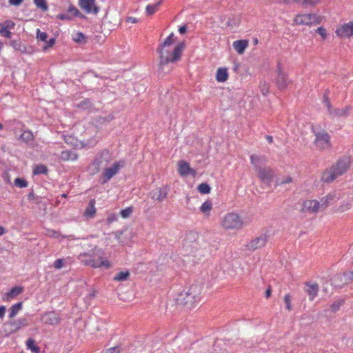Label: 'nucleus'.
Segmentation results:
<instances>
[{"label":"nucleus","instance_id":"44","mask_svg":"<svg viewBox=\"0 0 353 353\" xmlns=\"http://www.w3.org/2000/svg\"><path fill=\"white\" fill-rule=\"evenodd\" d=\"M133 212V208L128 207L121 211L120 214L123 219L128 218L130 214Z\"/></svg>","mask_w":353,"mask_h":353},{"label":"nucleus","instance_id":"48","mask_svg":"<svg viewBox=\"0 0 353 353\" xmlns=\"http://www.w3.org/2000/svg\"><path fill=\"white\" fill-rule=\"evenodd\" d=\"M37 39L42 41H46L48 39V34L46 32H41L39 29L37 30Z\"/></svg>","mask_w":353,"mask_h":353},{"label":"nucleus","instance_id":"55","mask_svg":"<svg viewBox=\"0 0 353 353\" xmlns=\"http://www.w3.org/2000/svg\"><path fill=\"white\" fill-rule=\"evenodd\" d=\"M68 12L75 17H77L80 14V12L78 10V9L73 6H71L68 8Z\"/></svg>","mask_w":353,"mask_h":353},{"label":"nucleus","instance_id":"45","mask_svg":"<svg viewBox=\"0 0 353 353\" xmlns=\"http://www.w3.org/2000/svg\"><path fill=\"white\" fill-rule=\"evenodd\" d=\"M73 39L77 43H85L86 41V37L81 32H77Z\"/></svg>","mask_w":353,"mask_h":353},{"label":"nucleus","instance_id":"30","mask_svg":"<svg viewBox=\"0 0 353 353\" xmlns=\"http://www.w3.org/2000/svg\"><path fill=\"white\" fill-rule=\"evenodd\" d=\"M163 1L160 0L157 1L156 3L154 4H149L145 8V12L148 15H152L154 14L157 11L159 10L161 5L162 4Z\"/></svg>","mask_w":353,"mask_h":353},{"label":"nucleus","instance_id":"27","mask_svg":"<svg viewBox=\"0 0 353 353\" xmlns=\"http://www.w3.org/2000/svg\"><path fill=\"white\" fill-rule=\"evenodd\" d=\"M222 227L226 230H239L242 228V222H222Z\"/></svg>","mask_w":353,"mask_h":353},{"label":"nucleus","instance_id":"17","mask_svg":"<svg viewBox=\"0 0 353 353\" xmlns=\"http://www.w3.org/2000/svg\"><path fill=\"white\" fill-rule=\"evenodd\" d=\"M41 321L46 324L57 325L60 322L59 317L53 311L45 313L42 317Z\"/></svg>","mask_w":353,"mask_h":353},{"label":"nucleus","instance_id":"4","mask_svg":"<svg viewBox=\"0 0 353 353\" xmlns=\"http://www.w3.org/2000/svg\"><path fill=\"white\" fill-rule=\"evenodd\" d=\"M351 160L348 157L338 159L330 168L325 169L321 174V180L325 183H331L339 176L345 174L350 169Z\"/></svg>","mask_w":353,"mask_h":353},{"label":"nucleus","instance_id":"8","mask_svg":"<svg viewBox=\"0 0 353 353\" xmlns=\"http://www.w3.org/2000/svg\"><path fill=\"white\" fill-rule=\"evenodd\" d=\"M314 135V144L317 148L323 150L331 148L330 135L325 130L315 132Z\"/></svg>","mask_w":353,"mask_h":353},{"label":"nucleus","instance_id":"11","mask_svg":"<svg viewBox=\"0 0 353 353\" xmlns=\"http://www.w3.org/2000/svg\"><path fill=\"white\" fill-rule=\"evenodd\" d=\"M301 210L306 213L316 214L321 210V206L319 201L316 199H307L303 202Z\"/></svg>","mask_w":353,"mask_h":353},{"label":"nucleus","instance_id":"5","mask_svg":"<svg viewBox=\"0 0 353 353\" xmlns=\"http://www.w3.org/2000/svg\"><path fill=\"white\" fill-rule=\"evenodd\" d=\"M250 163L254 167L259 180L268 186H270L275 177V172L270 167L263 166L265 163V157L252 154L250 156Z\"/></svg>","mask_w":353,"mask_h":353},{"label":"nucleus","instance_id":"53","mask_svg":"<svg viewBox=\"0 0 353 353\" xmlns=\"http://www.w3.org/2000/svg\"><path fill=\"white\" fill-rule=\"evenodd\" d=\"M121 349L119 346L112 347L108 348L105 353H120Z\"/></svg>","mask_w":353,"mask_h":353},{"label":"nucleus","instance_id":"23","mask_svg":"<svg viewBox=\"0 0 353 353\" xmlns=\"http://www.w3.org/2000/svg\"><path fill=\"white\" fill-rule=\"evenodd\" d=\"M229 77L228 71L226 68H219L216 73V80L218 82L224 83Z\"/></svg>","mask_w":353,"mask_h":353},{"label":"nucleus","instance_id":"51","mask_svg":"<svg viewBox=\"0 0 353 353\" xmlns=\"http://www.w3.org/2000/svg\"><path fill=\"white\" fill-rule=\"evenodd\" d=\"M343 301H336L334 302L331 305V309L333 312H335L338 311L342 305Z\"/></svg>","mask_w":353,"mask_h":353},{"label":"nucleus","instance_id":"47","mask_svg":"<svg viewBox=\"0 0 353 353\" xmlns=\"http://www.w3.org/2000/svg\"><path fill=\"white\" fill-rule=\"evenodd\" d=\"M55 41H56L54 38H51L48 41L46 40V41H45V45L43 46V51L46 52L49 48H52L55 44Z\"/></svg>","mask_w":353,"mask_h":353},{"label":"nucleus","instance_id":"63","mask_svg":"<svg viewBox=\"0 0 353 353\" xmlns=\"http://www.w3.org/2000/svg\"><path fill=\"white\" fill-rule=\"evenodd\" d=\"M261 91H262V93L263 95H266L268 93L269 90H268V87H265V88H263Z\"/></svg>","mask_w":353,"mask_h":353},{"label":"nucleus","instance_id":"57","mask_svg":"<svg viewBox=\"0 0 353 353\" xmlns=\"http://www.w3.org/2000/svg\"><path fill=\"white\" fill-rule=\"evenodd\" d=\"M126 22L128 23H136L138 22V19L133 17H128L126 19Z\"/></svg>","mask_w":353,"mask_h":353},{"label":"nucleus","instance_id":"21","mask_svg":"<svg viewBox=\"0 0 353 353\" xmlns=\"http://www.w3.org/2000/svg\"><path fill=\"white\" fill-rule=\"evenodd\" d=\"M168 190L166 187H161L152 192V198L159 201H162L166 198L168 195Z\"/></svg>","mask_w":353,"mask_h":353},{"label":"nucleus","instance_id":"24","mask_svg":"<svg viewBox=\"0 0 353 353\" xmlns=\"http://www.w3.org/2000/svg\"><path fill=\"white\" fill-rule=\"evenodd\" d=\"M59 158L64 161H74L78 159V155L72 151L64 150L61 153Z\"/></svg>","mask_w":353,"mask_h":353},{"label":"nucleus","instance_id":"9","mask_svg":"<svg viewBox=\"0 0 353 353\" xmlns=\"http://www.w3.org/2000/svg\"><path fill=\"white\" fill-rule=\"evenodd\" d=\"M268 241V236L266 234H261L259 236H256L250 241H248L245 245V248L248 251H255L259 249H261L264 248Z\"/></svg>","mask_w":353,"mask_h":353},{"label":"nucleus","instance_id":"19","mask_svg":"<svg viewBox=\"0 0 353 353\" xmlns=\"http://www.w3.org/2000/svg\"><path fill=\"white\" fill-rule=\"evenodd\" d=\"M23 291L22 286H15L10 289V290L4 294L3 296V301H9L16 298L19 294H21Z\"/></svg>","mask_w":353,"mask_h":353},{"label":"nucleus","instance_id":"35","mask_svg":"<svg viewBox=\"0 0 353 353\" xmlns=\"http://www.w3.org/2000/svg\"><path fill=\"white\" fill-rule=\"evenodd\" d=\"M293 182V178L290 175L283 176L276 182V186H282Z\"/></svg>","mask_w":353,"mask_h":353},{"label":"nucleus","instance_id":"42","mask_svg":"<svg viewBox=\"0 0 353 353\" xmlns=\"http://www.w3.org/2000/svg\"><path fill=\"white\" fill-rule=\"evenodd\" d=\"M212 209V203L210 201H205L201 206V211L203 213H209Z\"/></svg>","mask_w":353,"mask_h":353},{"label":"nucleus","instance_id":"39","mask_svg":"<svg viewBox=\"0 0 353 353\" xmlns=\"http://www.w3.org/2000/svg\"><path fill=\"white\" fill-rule=\"evenodd\" d=\"M296 2L301 3L303 6H312L314 7L319 4L321 0H294Z\"/></svg>","mask_w":353,"mask_h":353},{"label":"nucleus","instance_id":"40","mask_svg":"<svg viewBox=\"0 0 353 353\" xmlns=\"http://www.w3.org/2000/svg\"><path fill=\"white\" fill-rule=\"evenodd\" d=\"M283 301L285 304V308L288 311L292 310V296L290 294H286L283 297Z\"/></svg>","mask_w":353,"mask_h":353},{"label":"nucleus","instance_id":"2","mask_svg":"<svg viewBox=\"0 0 353 353\" xmlns=\"http://www.w3.org/2000/svg\"><path fill=\"white\" fill-rule=\"evenodd\" d=\"M203 288L199 285L185 287L179 292L175 301L177 305L188 309L194 308L201 301Z\"/></svg>","mask_w":353,"mask_h":353},{"label":"nucleus","instance_id":"52","mask_svg":"<svg viewBox=\"0 0 353 353\" xmlns=\"http://www.w3.org/2000/svg\"><path fill=\"white\" fill-rule=\"evenodd\" d=\"M323 99H324V103H325V105L326 106V108H327V112L330 114V112H332V110L334 109L332 108V103L330 102V101L329 100L328 97H323Z\"/></svg>","mask_w":353,"mask_h":353},{"label":"nucleus","instance_id":"41","mask_svg":"<svg viewBox=\"0 0 353 353\" xmlns=\"http://www.w3.org/2000/svg\"><path fill=\"white\" fill-rule=\"evenodd\" d=\"M14 184L15 186L20 188H26L28 186L27 181L23 178H16L14 181Z\"/></svg>","mask_w":353,"mask_h":353},{"label":"nucleus","instance_id":"46","mask_svg":"<svg viewBox=\"0 0 353 353\" xmlns=\"http://www.w3.org/2000/svg\"><path fill=\"white\" fill-rule=\"evenodd\" d=\"M316 32L321 37L323 40H325L327 39V32L326 29L324 27H323V26L319 27L316 29Z\"/></svg>","mask_w":353,"mask_h":353},{"label":"nucleus","instance_id":"31","mask_svg":"<svg viewBox=\"0 0 353 353\" xmlns=\"http://www.w3.org/2000/svg\"><path fill=\"white\" fill-rule=\"evenodd\" d=\"M130 272L128 270L117 272L114 276V281H125L130 278Z\"/></svg>","mask_w":353,"mask_h":353},{"label":"nucleus","instance_id":"56","mask_svg":"<svg viewBox=\"0 0 353 353\" xmlns=\"http://www.w3.org/2000/svg\"><path fill=\"white\" fill-rule=\"evenodd\" d=\"M23 0H8L10 6H19L23 3Z\"/></svg>","mask_w":353,"mask_h":353},{"label":"nucleus","instance_id":"1","mask_svg":"<svg viewBox=\"0 0 353 353\" xmlns=\"http://www.w3.org/2000/svg\"><path fill=\"white\" fill-rule=\"evenodd\" d=\"M185 48L184 42H176L174 34H170L157 49L159 58V70L164 72L165 67L168 63L180 61Z\"/></svg>","mask_w":353,"mask_h":353},{"label":"nucleus","instance_id":"12","mask_svg":"<svg viewBox=\"0 0 353 353\" xmlns=\"http://www.w3.org/2000/svg\"><path fill=\"white\" fill-rule=\"evenodd\" d=\"M335 34L341 39L351 37L353 35V21L345 23L336 28Z\"/></svg>","mask_w":353,"mask_h":353},{"label":"nucleus","instance_id":"14","mask_svg":"<svg viewBox=\"0 0 353 353\" xmlns=\"http://www.w3.org/2000/svg\"><path fill=\"white\" fill-rule=\"evenodd\" d=\"M339 200V196L336 192H330L321 199L320 205L321 206V211L326 209L330 205H333Z\"/></svg>","mask_w":353,"mask_h":353},{"label":"nucleus","instance_id":"13","mask_svg":"<svg viewBox=\"0 0 353 353\" xmlns=\"http://www.w3.org/2000/svg\"><path fill=\"white\" fill-rule=\"evenodd\" d=\"M79 6L86 13L98 14L99 8L96 6L95 0H79Z\"/></svg>","mask_w":353,"mask_h":353},{"label":"nucleus","instance_id":"49","mask_svg":"<svg viewBox=\"0 0 353 353\" xmlns=\"http://www.w3.org/2000/svg\"><path fill=\"white\" fill-rule=\"evenodd\" d=\"M92 104L91 102L88 99H84L81 101L78 105L77 107L79 108H90L91 107Z\"/></svg>","mask_w":353,"mask_h":353},{"label":"nucleus","instance_id":"34","mask_svg":"<svg viewBox=\"0 0 353 353\" xmlns=\"http://www.w3.org/2000/svg\"><path fill=\"white\" fill-rule=\"evenodd\" d=\"M20 139L25 143H28L34 139L33 133L30 130H25L20 136Z\"/></svg>","mask_w":353,"mask_h":353},{"label":"nucleus","instance_id":"58","mask_svg":"<svg viewBox=\"0 0 353 353\" xmlns=\"http://www.w3.org/2000/svg\"><path fill=\"white\" fill-rule=\"evenodd\" d=\"M6 314V307L3 305L0 306V319H3Z\"/></svg>","mask_w":353,"mask_h":353},{"label":"nucleus","instance_id":"15","mask_svg":"<svg viewBox=\"0 0 353 353\" xmlns=\"http://www.w3.org/2000/svg\"><path fill=\"white\" fill-rule=\"evenodd\" d=\"M178 172L181 176H185L188 174L195 176L196 172L195 170L190 166V164L186 161H179L177 163Z\"/></svg>","mask_w":353,"mask_h":353},{"label":"nucleus","instance_id":"33","mask_svg":"<svg viewBox=\"0 0 353 353\" xmlns=\"http://www.w3.org/2000/svg\"><path fill=\"white\" fill-rule=\"evenodd\" d=\"M48 168L43 164H39L34 166L33 168V174L38 175V174H46L48 173Z\"/></svg>","mask_w":353,"mask_h":353},{"label":"nucleus","instance_id":"60","mask_svg":"<svg viewBox=\"0 0 353 353\" xmlns=\"http://www.w3.org/2000/svg\"><path fill=\"white\" fill-rule=\"evenodd\" d=\"M57 18H59L61 20L70 19L69 17L65 14H59L57 16Z\"/></svg>","mask_w":353,"mask_h":353},{"label":"nucleus","instance_id":"6","mask_svg":"<svg viewBox=\"0 0 353 353\" xmlns=\"http://www.w3.org/2000/svg\"><path fill=\"white\" fill-rule=\"evenodd\" d=\"M78 258L84 265L93 268L109 269L112 266L111 263L104 256L101 250H94L90 256L87 253L81 254Z\"/></svg>","mask_w":353,"mask_h":353},{"label":"nucleus","instance_id":"54","mask_svg":"<svg viewBox=\"0 0 353 353\" xmlns=\"http://www.w3.org/2000/svg\"><path fill=\"white\" fill-rule=\"evenodd\" d=\"M63 266V259H57L54 262V267L56 269L59 270V269L62 268Z\"/></svg>","mask_w":353,"mask_h":353},{"label":"nucleus","instance_id":"28","mask_svg":"<svg viewBox=\"0 0 353 353\" xmlns=\"http://www.w3.org/2000/svg\"><path fill=\"white\" fill-rule=\"evenodd\" d=\"M108 163V160L105 157V154H101L93 162V165L96 167V172H99L101 168L107 165Z\"/></svg>","mask_w":353,"mask_h":353},{"label":"nucleus","instance_id":"22","mask_svg":"<svg viewBox=\"0 0 353 353\" xmlns=\"http://www.w3.org/2000/svg\"><path fill=\"white\" fill-rule=\"evenodd\" d=\"M233 47L239 54H242L248 47V41L237 40L233 43Z\"/></svg>","mask_w":353,"mask_h":353},{"label":"nucleus","instance_id":"26","mask_svg":"<svg viewBox=\"0 0 353 353\" xmlns=\"http://www.w3.org/2000/svg\"><path fill=\"white\" fill-rule=\"evenodd\" d=\"M306 285L308 287L307 290V292L309 296V299L310 301L314 300V299L316 296L319 292V285L317 283H306Z\"/></svg>","mask_w":353,"mask_h":353},{"label":"nucleus","instance_id":"7","mask_svg":"<svg viewBox=\"0 0 353 353\" xmlns=\"http://www.w3.org/2000/svg\"><path fill=\"white\" fill-rule=\"evenodd\" d=\"M323 19V17L314 13L299 14L295 16L294 23L298 26H311L321 23Z\"/></svg>","mask_w":353,"mask_h":353},{"label":"nucleus","instance_id":"3","mask_svg":"<svg viewBox=\"0 0 353 353\" xmlns=\"http://www.w3.org/2000/svg\"><path fill=\"white\" fill-rule=\"evenodd\" d=\"M206 243L200 241L197 234L190 233L186 235L182 244L181 252L184 256H192L200 259L206 252Z\"/></svg>","mask_w":353,"mask_h":353},{"label":"nucleus","instance_id":"20","mask_svg":"<svg viewBox=\"0 0 353 353\" xmlns=\"http://www.w3.org/2000/svg\"><path fill=\"white\" fill-rule=\"evenodd\" d=\"M276 84L279 89L283 90L286 88L288 84V74L285 72H283L281 70V68H279L278 76L276 78Z\"/></svg>","mask_w":353,"mask_h":353},{"label":"nucleus","instance_id":"25","mask_svg":"<svg viewBox=\"0 0 353 353\" xmlns=\"http://www.w3.org/2000/svg\"><path fill=\"white\" fill-rule=\"evenodd\" d=\"M28 325L27 319L25 318L19 319L10 323L11 330L12 332H17L21 328Z\"/></svg>","mask_w":353,"mask_h":353},{"label":"nucleus","instance_id":"36","mask_svg":"<svg viewBox=\"0 0 353 353\" xmlns=\"http://www.w3.org/2000/svg\"><path fill=\"white\" fill-rule=\"evenodd\" d=\"M26 345L28 349L30 350L32 352H39V347L35 345L34 341L32 339H28Z\"/></svg>","mask_w":353,"mask_h":353},{"label":"nucleus","instance_id":"64","mask_svg":"<svg viewBox=\"0 0 353 353\" xmlns=\"http://www.w3.org/2000/svg\"><path fill=\"white\" fill-rule=\"evenodd\" d=\"M6 233V229L0 225V236Z\"/></svg>","mask_w":353,"mask_h":353},{"label":"nucleus","instance_id":"32","mask_svg":"<svg viewBox=\"0 0 353 353\" xmlns=\"http://www.w3.org/2000/svg\"><path fill=\"white\" fill-rule=\"evenodd\" d=\"M23 303L22 302H19L13 305H12L10 308L9 318L13 319L19 312L22 309Z\"/></svg>","mask_w":353,"mask_h":353},{"label":"nucleus","instance_id":"43","mask_svg":"<svg viewBox=\"0 0 353 353\" xmlns=\"http://www.w3.org/2000/svg\"><path fill=\"white\" fill-rule=\"evenodd\" d=\"M240 219V216L236 212H230L226 214L224 218V221H238Z\"/></svg>","mask_w":353,"mask_h":353},{"label":"nucleus","instance_id":"18","mask_svg":"<svg viewBox=\"0 0 353 353\" xmlns=\"http://www.w3.org/2000/svg\"><path fill=\"white\" fill-rule=\"evenodd\" d=\"M351 110L352 107L350 105H346L341 109L334 108L329 115L332 118L345 117L349 114Z\"/></svg>","mask_w":353,"mask_h":353},{"label":"nucleus","instance_id":"37","mask_svg":"<svg viewBox=\"0 0 353 353\" xmlns=\"http://www.w3.org/2000/svg\"><path fill=\"white\" fill-rule=\"evenodd\" d=\"M34 3L37 8L41 9L43 12L47 11L48 9V3L46 0H34Z\"/></svg>","mask_w":353,"mask_h":353},{"label":"nucleus","instance_id":"62","mask_svg":"<svg viewBox=\"0 0 353 353\" xmlns=\"http://www.w3.org/2000/svg\"><path fill=\"white\" fill-rule=\"evenodd\" d=\"M265 139L266 140L270 143H272L273 142V138L272 136H270V135H267L265 137Z\"/></svg>","mask_w":353,"mask_h":353},{"label":"nucleus","instance_id":"61","mask_svg":"<svg viewBox=\"0 0 353 353\" xmlns=\"http://www.w3.org/2000/svg\"><path fill=\"white\" fill-rule=\"evenodd\" d=\"M271 293H272V290H271L270 288H269L265 291V296H266V298H269L270 296V295H271Z\"/></svg>","mask_w":353,"mask_h":353},{"label":"nucleus","instance_id":"10","mask_svg":"<svg viewBox=\"0 0 353 353\" xmlns=\"http://www.w3.org/2000/svg\"><path fill=\"white\" fill-rule=\"evenodd\" d=\"M123 164V161H118L115 162L110 168H105L102 176L101 183L104 184L110 181L119 172Z\"/></svg>","mask_w":353,"mask_h":353},{"label":"nucleus","instance_id":"59","mask_svg":"<svg viewBox=\"0 0 353 353\" xmlns=\"http://www.w3.org/2000/svg\"><path fill=\"white\" fill-rule=\"evenodd\" d=\"M186 31H187V27L185 26H180L179 28V32L181 34H184L186 32Z\"/></svg>","mask_w":353,"mask_h":353},{"label":"nucleus","instance_id":"38","mask_svg":"<svg viewBox=\"0 0 353 353\" xmlns=\"http://www.w3.org/2000/svg\"><path fill=\"white\" fill-rule=\"evenodd\" d=\"M197 189L199 191V192L203 194H209L211 190V188L210 187V185L205 183H202L199 184Z\"/></svg>","mask_w":353,"mask_h":353},{"label":"nucleus","instance_id":"16","mask_svg":"<svg viewBox=\"0 0 353 353\" xmlns=\"http://www.w3.org/2000/svg\"><path fill=\"white\" fill-rule=\"evenodd\" d=\"M15 26V23L11 20H6L3 23H0V34L7 39L12 37L10 30Z\"/></svg>","mask_w":353,"mask_h":353},{"label":"nucleus","instance_id":"29","mask_svg":"<svg viewBox=\"0 0 353 353\" xmlns=\"http://www.w3.org/2000/svg\"><path fill=\"white\" fill-rule=\"evenodd\" d=\"M95 201L94 199H91L89 202V205H88L85 211L84 212V216L86 218L90 219L94 216L96 212V209L94 207Z\"/></svg>","mask_w":353,"mask_h":353},{"label":"nucleus","instance_id":"50","mask_svg":"<svg viewBox=\"0 0 353 353\" xmlns=\"http://www.w3.org/2000/svg\"><path fill=\"white\" fill-rule=\"evenodd\" d=\"M46 234L54 238H59L61 236V234L59 232L50 229L46 230Z\"/></svg>","mask_w":353,"mask_h":353}]
</instances>
